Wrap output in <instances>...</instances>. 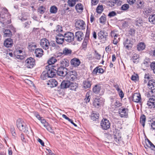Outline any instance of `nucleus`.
Masks as SVG:
<instances>
[{
  "mask_svg": "<svg viewBox=\"0 0 155 155\" xmlns=\"http://www.w3.org/2000/svg\"><path fill=\"white\" fill-rule=\"evenodd\" d=\"M16 125L18 129L27 134H29L28 129L25 123L21 119H18L16 121Z\"/></svg>",
  "mask_w": 155,
  "mask_h": 155,
  "instance_id": "1",
  "label": "nucleus"
},
{
  "mask_svg": "<svg viewBox=\"0 0 155 155\" xmlns=\"http://www.w3.org/2000/svg\"><path fill=\"white\" fill-rule=\"evenodd\" d=\"M45 69L50 78H53L56 75L57 69L51 65L46 66Z\"/></svg>",
  "mask_w": 155,
  "mask_h": 155,
  "instance_id": "2",
  "label": "nucleus"
},
{
  "mask_svg": "<svg viewBox=\"0 0 155 155\" xmlns=\"http://www.w3.org/2000/svg\"><path fill=\"white\" fill-rule=\"evenodd\" d=\"M98 39L103 42L107 41L108 36V33L105 31H101L97 34Z\"/></svg>",
  "mask_w": 155,
  "mask_h": 155,
  "instance_id": "3",
  "label": "nucleus"
},
{
  "mask_svg": "<svg viewBox=\"0 0 155 155\" xmlns=\"http://www.w3.org/2000/svg\"><path fill=\"white\" fill-rule=\"evenodd\" d=\"M41 47L43 49L47 50L50 46V42L49 40L46 38L41 39L40 41Z\"/></svg>",
  "mask_w": 155,
  "mask_h": 155,
  "instance_id": "4",
  "label": "nucleus"
},
{
  "mask_svg": "<svg viewBox=\"0 0 155 155\" xmlns=\"http://www.w3.org/2000/svg\"><path fill=\"white\" fill-rule=\"evenodd\" d=\"M55 68L57 69V73L59 76L64 77L67 74V69L65 67L61 66L59 68Z\"/></svg>",
  "mask_w": 155,
  "mask_h": 155,
  "instance_id": "5",
  "label": "nucleus"
},
{
  "mask_svg": "<svg viewBox=\"0 0 155 155\" xmlns=\"http://www.w3.org/2000/svg\"><path fill=\"white\" fill-rule=\"evenodd\" d=\"M66 75L68 80L73 81L76 79L77 74L75 71H73L67 72Z\"/></svg>",
  "mask_w": 155,
  "mask_h": 155,
  "instance_id": "6",
  "label": "nucleus"
},
{
  "mask_svg": "<svg viewBox=\"0 0 155 155\" xmlns=\"http://www.w3.org/2000/svg\"><path fill=\"white\" fill-rule=\"evenodd\" d=\"M64 40L68 42H71L74 40V36L73 33L68 32L64 35Z\"/></svg>",
  "mask_w": 155,
  "mask_h": 155,
  "instance_id": "7",
  "label": "nucleus"
},
{
  "mask_svg": "<svg viewBox=\"0 0 155 155\" xmlns=\"http://www.w3.org/2000/svg\"><path fill=\"white\" fill-rule=\"evenodd\" d=\"M110 123L109 120L106 119H103L101 123V126L102 128L105 130L109 129L110 127Z\"/></svg>",
  "mask_w": 155,
  "mask_h": 155,
  "instance_id": "8",
  "label": "nucleus"
},
{
  "mask_svg": "<svg viewBox=\"0 0 155 155\" xmlns=\"http://www.w3.org/2000/svg\"><path fill=\"white\" fill-rule=\"evenodd\" d=\"M26 66L28 68H32L35 64V60L31 57L28 58L25 61Z\"/></svg>",
  "mask_w": 155,
  "mask_h": 155,
  "instance_id": "9",
  "label": "nucleus"
},
{
  "mask_svg": "<svg viewBox=\"0 0 155 155\" xmlns=\"http://www.w3.org/2000/svg\"><path fill=\"white\" fill-rule=\"evenodd\" d=\"M120 116L121 117H128V110L126 108L121 107L119 110Z\"/></svg>",
  "mask_w": 155,
  "mask_h": 155,
  "instance_id": "10",
  "label": "nucleus"
},
{
  "mask_svg": "<svg viewBox=\"0 0 155 155\" xmlns=\"http://www.w3.org/2000/svg\"><path fill=\"white\" fill-rule=\"evenodd\" d=\"M75 26L76 28L79 29L83 30L85 28V24L82 20H78L76 21Z\"/></svg>",
  "mask_w": 155,
  "mask_h": 155,
  "instance_id": "11",
  "label": "nucleus"
},
{
  "mask_svg": "<svg viewBox=\"0 0 155 155\" xmlns=\"http://www.w3.org/2000/svg\"><path fill=\"white\" fill-rule=\"evenodd\" d=\"M133 44V42L128 39H126L124 42V47L128 50L132 48Z\"/></svg>",
  "mask_w": 155,
  "mask_h": 155,
  "instance_id": "12",
  "label": "nucleus"
},
{
  "mask_svg": "<svg viewBox=\"0 0 155 155\" xmlns=\"http://www.w3.org/2000/svg\"><path fill=\"white\" fill-rule=\"evenodd\" d=\"M75 37L78 41H81L84 38V35L81 31H78L76 32Z\"/></svg>",
  "mask_w": 155,
  "mask_h": 155,
  "instance_id": "13",
  "label": "nucleus"
},
{
  "mask_svg": "<svg viewBox=\"0 0 155 155\" xmlns=\"http://www.w3.org/2000/svg\"><path fill=\"white\" fill-rule=\"evenodd\" d=\"M147 104L149 108H151L155 107V99L153 98H150L147 101Z\"/></svg>",
  "mask_w": 155,
  "mask_h": 155,
  "instance_id": "14",
  "label": "nucleus"
},
{
  "mask_svg": "<svg viewBox=\"0 0 155 155\" xmlns=\"http://www.w3.org/2000/svg\"><path fill=\"white\" fill-rule=\"evenodd\" d=\"M81 63V62L79 59L74 58L71 61V64L73 66L77 67Z\"/></svg>",
  "mask_w": 155,
  "mask_h": 155,
  "instance_id": "15",
  "label": "nucleus"
},
{
  "mask_svg": "<svg viewBox=\"0 0 155 155\" xmlns=\"http://www.w3.org/2000/svg\"><path fill=\"white\" fill-rule=\"evenodd\" d=\"M141 99V96L139 93H134L132 96V100L135 102H138Z\"/></svg>",
  "mask_w": 155,
  "mask_h": 155,
  "instance_id": "16",
  "label": "nucleus"
},
{
  "mask_svg": "<svg viewBox=\"0 0 155 155\" xmlns=\"http://www.w3.org/2000/svg\"><path fill=\"white\" fill-rule=\"evenodd\" d=\"M148 87L149 89H151L152 91L155 89V80H150L148 81Z\"/></svg>",
  "mask_w": 155,
  "mask_h": 155,
  "instance_id": "17",
  "label": "nucleus"
},
{
  "mask_svg": "<svg viewBox=\"0 0 155 155\" xmlns=\"http://www.w3.org/2000/svg\"><path fill=\"white\" fill-rule=\"evenodd\" d=\"M122 3V2L120 0H110L109 1L108 5L111 7L114 6L115 4L117 5H120Z\"/></svg>",
  "mask_w": 155,
  "mask_h": 155,
  "instance_id": "18",
  "label": "nucleus"
},
{
  "mask_svg": "<svg viewBox=\"0 0 155 155\" xmlns=\"http://www.w3.org/2000/svg\"><path fill=\"white\" fill-rule=\"evenodd\" d=\"M12 41L10 38L6 39L4 43V45L7 48L11 47L12 45Z\"/></svg>",
  "mask_w": 155,
  "mask_h": 155,
  "instance_id": "19",
  "label": "nucleus"
},
{
  "mask_svg": "<svg viewBox=\"0 0 155 155\" xmlns=\"http://www.w3.org/2000/svg\"><path fill=\"white\" fill-rule=\"evenodd\" d=\"M70 82L69 80L64 81H63L60 85L61 88L62 89L66 88L69 87L70 84Z\"/></svg>",
  "mask_w": 155,
  "mask_h": 155,
  "instance_id": "20",
  "label": "nucleus"
},
{
  "mask_svg": "<svg viewBox=\"0 0 155 155\" xmlns=\"http://www.w3.org/2000/svg\"><path fill=\"white\" fill-rule=\"evenodd\" d=\"M43 51L41 48H38L35 50V54L37 57H41L43 55Z\"/></svg>",
  "mask_w": 155,
  "mask_h": 155,
  "instance_id": "21",
  "label": "nucleus"
},
{
  "mask_svg": "<svg viewBox=\"0 0 155 155\" xmlns=\"http://www.w3.org/2000/svg\"><path fill=\"white\" fill-rule=\"evenodd\" d=\"M58 84L57 81L54 79H52L49 81V82L48 83V84L51 87H56Z\"/></svg>",
  "mask_w": 155,
  "mask_h": 155,
  "instance_id": "22",
  "label": "nucleus"
},
{
  "mask_svg": "<svg viewBox=\"0 0 155 155\" xmlns=\"http://www.w3.org/2000/svg\"><path fill=\"white\" fill-rule=\"evenodd\" d=\"M101 99L97 98H95L93 102V106L96 107H99V106H100L101 104Z\"/></svg>",
  "mask_w": 155,
  "mask_h": 155,
  "instance_id": "23",
  "label": "nucleus"
},
{
  "mask_svg": "<svg viewBox=\"0 0 155 155\" xmlns=\"http://www.w3.org/2000/svg\"><path fill=\"white\" fill-rule=\"evenodd\" d=\"M72 53V50L68 48H64L62 51V54L64 55H70Z\"/></svg>",
  "mask_w": 155,
  "mask_h": 155,
  "instance_id": "24",
  "label": "nucleus"
},
{
  "mask_svg": "<svg viewBox=\"0 0 155 155\" xmlns=\"http://www.w3.org/2000/svg\"><path fill=\"white\" fill-rule=\"evenodd\" d=\"M88 39V37H85L82 44V47L84 50H85L87 48Z\"/></svg>",
  "mask_w": 155,
  "mask_h": 155,
  "instance_id": "25",
  "label": "nucleus"
},
{
  "mask_svg": "<svg viewBox=\"0 0 155 155\" xmlns=\"http://www.w3.org/2000/svg\"><path fill=\"white\" fill-rule=\"evenodd\" d=\"M147 146L150 147L151 149L155 151V146L148 139L145 140Z\"/></svg>",
  "mask_w": 155,
  "mask_h": 155,
  "instance_id": "26",
  "label": "nucleus"
},
{
  "mask_svg": "<svg viewBox=\"0 0 155 155\" xmlns=\"http://www.w3.org/2000/svg\"><path fill=\"white\" fill-rule=\"evenodd\" d=\"M78 86V84L76 83L70 82L69 88L72 90L75 91Z\"/></svg>",
  "mask_w": 155,
  "mask_h": 155,
  "instance_id": "27",
  "label": "nucleus"
},
{
  "mask_svg": "<svg viewBox=\"0 0 155 155\" xmlns=\"http://www.w3.org/2000/svg\"><path fill=\"white\" fill-rule=\"evenodd\" d=\"M61 64V66L62 67H64L65 68L69 65V61L65 59H64L62 61L60 62Z\"/></svg>",
  "mask_w": 155,
  "mask_h": 155,
  "instance_id": "28",
  "label": "nucleus"
},
{
  "mask_svg": "<svg viewBox=\"0 0 155 155\" xmlns=\"http://www.w3.org/2000/svg\"><path fill=\"white\" fill-rule=\"evenodd\" d=\"M75 8L77 12H81L83 9V5L81 3L76 5Z\"/></svg>",
  "mask_w": 155,
  "mask_h": 155,
  "instance_id": "29",
  "label": "nucleus"
},
{
  "mask_svg": "<svg viewBox=\"0 0 155 155\" xmlns=\"http://www.w3.org/2000/svg\"><path fill=\"white\" fill-rule=\"evenodd\" d=\"M101 89V87L100 86L97 84L93 88V91L95 94H98L99 93Z\"/></svg>",
  "mask_w": 155,
  "mask_h": 155,
  "instance_id": "30",
  "label": "nucleus"
},
{
  "mask_svg": "<svg viewBox=\"0 0 155 155\" xmlns=\"http://www.w3.org/2000/svg\"><path fill=\"white\" fill-rule=\"evenodd\" d=\"M91 81L88 80L84 81L83 82L84 87L85 89L90 87L91 85Z\"/></svg>",
  "mask_w": 155,
  "mask_h": 155,
  "instance_id": "31",
  "label": "nucleus"
},
{
  "mask_svg": "<svg viewBox=\"0 0 155 155\" xmlns=\"http://www.w3.org/2000/svg\"><path fill=\"white\" fill-rule=\"evenodd\" d=\"M41 78L43 80H45L49 78L47 71H43L41 75Z\"/></svg>",
  "mask_w": 155,
  "mask_h": 155,
  "instance_id": "32",
  "label": "nucleus"
},
{
  "mask_svg": "<svg viewBox=\"0 0 155 155\" xmlns=\"http://www.w3.org/2000/svg\"><path fill=\"white\" fill-rule=\"evenodd\" d=\"M58 8L55 5H53L50 7V12L51 13L55 14L58 11Z\"/></svg>",
  "mask_w": 155,
  "mask_h": 155,
  "instance_id": "33",
  "label": "nucleus"
},
{
  "mask_svg": "<svg viewBox=\"0 0 155 155\" xmlns=\"http://www.w3.org/2000/svg\"><path fill=\"white\" fill-rule=\"evenodd\" d=\"M149 21L152 24H155V14L151 15L149 16Z\"/></svg>",
  "mask_w": 155,
  "mask_h": 155,
  "instance_id": "34",
  "label": "nucleus"
},
{
  "mask_svg": "<svg viewBox=\"0 0 155 155\" xmlns=\"http://www.w3.org/2000/svg\"><path fill=\"white\" fill-rule=\"evenodd\" d=\"M145 47L144 44L142 42H140L137 45V49L138 50L140 51L144 49Z\"/></svg>",
  "mask_w": 155,
  "mask_h": 155,
  "instance_id": "35",
  "label": "nucleus"
},
{
  "mask_svg": "<svg viewBox=\"0 0 155 155\" xmlns=\"http://www.w3.org/2000/svg\"><path fill=\"white\" fill-rule=\"evenodd\" d=\"M146 120V117L145 115H143L141 116L140 118V122L143 127L145 125V122Z\"/></svg>",
  "mask_w": 155,
  "mask_h": 155,
  "instance_id": "36",
  "label": "nucleus"
},
{
  "mask_svg": "<svg viewBox=\"0 0 155 155\" xmlns=\"http://www.w3.org/2000/svg\"><path fill=\"white\" fill-rule=\"evenodd\" d=\"M143 23V21L140 18H137L135 20V23L137 26H140Z\"/></svg>",
  "mask_w": 155,
  "mask_h": 155,
  "instance_id": "37",
  "label": "nucleus"
},
{
  "mask_svg": "<svg viewBox=\"0 0 155 155\" xmlns=\"http://www.w3.org/2000/svg\"><path fill=\"white\" fill-rule=\"evenodd\" d=\"M137 4L138 6V7L140 8H143L144 6V2L143 1L141 0L137 1Z\"/></svg>",
  "mask_w": 155,
  "mask_h": 155,
  "instance_id": "38",
  "label": "nucleus"
},
{
  "mask_svg": "<svg viewBox=\"0 0 155 155\" xmlns=\"http://www.w3.org/2000/svg\"><path fill=\"white\" fill-rule=\"evenodd\" d=\"M4 37H9L11 35V32L8 29L5 30L4 32Z\"/></svg>",
  "mask_w": 155,
  "mask_h": 155,
  "instance_id": "39",
  "label": "nucleus"
},
{
  "mask_svg": "<svg viewBox=\"0 0 155 155\" xmlns=\"http://www.w3.org/2000/svg\"><path fill=\"white\" fill-rule=\"evenodd\" d=\"M64 38H56V41L57 43L59 44H62L64 42Z\"/></svg>",
  "mask_w": 155,
  "mask_h": 155,
  "instance_id": "40",
  "label": "nucleus"
},
{
  "mask_svg": "<svg viewBox=\"0 0 155 155\" xmlns=\"http://www.w3.org/2000/svg\"><path fill=\"white\" fill-rule=\"evenodd\" d=\"M99 118V114L97 113L93 114L91 117V120L94 121H96Z\"/></svg>",
  "mask_w": 155,
  "mask_h": 155,
  "instance_id": "41",
  "label": "nucleus"
},
{
  "mask_svg": "<svg viewBox=\"0 0 155 155\" xmlns=\"http://www.w3.org/2000/svg\"><path fill=\"white\" fill-rule=\"evenodd\" d=\"M76 2L74 0H68V3L70 6L73 7L76 4Z\"/></svg>",
  "mask_w": 155,
  "mask_h": 155,
  "instance_id": "42",
  "label": "nucleus"
},
{
  "mask_svg": "<svg viewBox=\"0 0 155 155\" xmlns=\"http://www.w3.org/2000/svg\"><path fill=\"white\" fill-rule=\"evenodd\" d=\"M138 57L137 56V55L135 54L132 58V60L134 63L138 62L139 59L138 58Z\"/></svg>",
  "mask_w": 155,
  "mask_h": 155,
  "instance_id": "43",
  "label": "nucleus"
},
{
  "mask_svg": "<svg viewBox=\"0 0 155 155\" xmlns=\"http://www.w3.org/2000/svg\"><path fill=\"white\" fill-rule=\"evenodd\" d=\"M122 105V104L119 101H116L114 103V104L112 105H114V106L115 108H117L121 106Z\"/></svg>",
  "mask_w": 155,
  "mask_h": 155,
  "instance_id": "44",
  "label": "nucleus"
},
{
  "mask_svg": "<svg viewBox=\"0 0 155 155\" xmlns=\"http://www.w3.org/2000/svg\"><path fill=\"white\" fill-rule=\"evenodd\" d=\"M103 10V8L102 5H99L97 6L96 9L97 13H101Z\"/></svg>",
  "mask_w": 155,
  "mask_h": 155,
  "instance_id": "45",
  "label": "nucleus"
},
{
  "mask_svg": "<svg viewBox=\"0 0 155 155\" xmlns=\"http://www.w3.org/2000/svg\"><path fill=\"white\" fill-rule=\"evenodd\" d=\"M56 60L54 58H52L48 61V65H52V64L54 63L56 61Z\"/></svg>",
  "mask_w": 155,
  "mask_h": 155,
  "instance_id": "46",
  "label": "nucleus"
},
{
  "mask_svg": "<svg viewBox=\"0 0 155 155\" xmlns=\"http://www.w3.org/2000/svg\"><path fill=\"white\" fill-rule=\"evenodd\" d=\"M44 8V7L43 6H41L39 7L38 9V12L40 14H42L45 12V11L43 9Z\"/></svg>",
  "mask_w": 155,
  "mask_h": 155,
  "instance_id": "47",
  "label": "nucleus"
},
{
  "mask_svg": "<svg viewBox=\"0 0 155 155\" xmlns=\"http://www.w3.org/2000/svg\"><path fill=\"white\" fill-rule=\"evenodd\" d=\"M106 21V18L105 15L101 16L100 18V22L102 23H104Z\"/></svg>",
  "mask_w": 155,
  "mask_h": 155,
  "instance_id": "48",
  "label": "nucleus"
},
{
  "mask_svg": "<svg viewBox=\"0 0 155 155\" xmlns=\"http://www.w3.org/2000/svg\"><path fill=\"white\" fill-rule=\"evenodd\" d=\"M129 8V5L127 4H125L122 5L121 7V9L123 10H126Z\"/></svg>",
  "mask_w": 155,
  "mask_h": 155,
  "instance_id": "49",
  "label": "nucleus"
},
{
  "mask_svg": "<svg viewBox=\"0 0 155 155\" xmlns=\"http://www.w3.org/2000/svg\"><path fill=\"white\" fill-rule=\"evenodd\" d=\"M90 98L89 94L87 93L86 95V97L84 100L85 101L86 103L89 102L90 101Z\"/></svg>",
  "mask_w": 155,
  "mask_h": 155,
  "instance_id": "50",
  "label": "nucleus"
},
{
  "mask_svg": "<svg viewBox=\"0 0 155 155\" xmlns=\"http://www.w3.org/2000/svg\"><path fill=\"white\" fill-rule=\"evenodd\" d=\"M114 140L117 143H118L120 142V140H121V137L119 136H117L116 135H114Z\"/></svg>",
  "mask_w": 155,
  "mask_h": 155,
  "instance_id": "51",
  "label": "nucleus"
},
{
  "mask_svg": "<svg viewBox=\"0 0 155 155\" xmlns=\"http://www.w3.org/2000/svg\"><path fill=\"white\" fill-rule=\"evenodd\" d=\"M150 67L153 73L155 74V62H153L151 63Z\"/></svg>",
  "mask_w": 155,
  "mask_h": 155,
  "instance_id": "52",
  "label": "nucleus"
},
{
  "mask_svg": "<svg viewBox=\"0 0 155 155\" xmlns=\"http://www.w3.org/2000/svg\"><path fill=\"white\" fill-rule=\"evenodd\" d=\"M116 13L115 12L112 11L109 13L108 16L110 17H111L116 15Z\"/></svg>",
  "mask_w": 155,
  "mask_h": 155,
  "instance_id": "53",
  "label": "nucleus"
},
{
  "mask_svg": "<svg viewBox=\"0 0 155 155\" xmlns=\"http://www.w3.org/2000/svg\"><path fill=\"white\" fill-rule=\"evenodd\" d=\"M110 34L112 37H114V38L117 37L118 36V34H116L114 31H111Z\"/></svg>",
  "mask_w": 155,
  "mask_h": 155,
  "instance_id": "54",
  "label": "nucleus"
},
{
  "mask_svg": "<svg viewBox=\"0 0 155 155\" xmlns=\"http://www.w3.org/2000/svg\"><path fill=\"white\" fill-rule=\"evenodd\" d=\"M118 93H119V95L120 97L121 98H123L124 97V94L123 93V92L122 91V90L121 89H120V91H117Z\"/></svg>",
  "mask_w": 155,
  "mask_h": 155,
  "instance_id": "55",
  "label": "nucleus"
},
{
  "mask_svg": "<svg viewBox=\"0 0 155 155\" xmlns=\"http://www.w3.org/2000/svg\"><path fill=\"white\" fill-rule=\"evenodd\" d=\"M50 46L52 47H55L56 48L58 46L55 43L54 41H52L51 42V43H50Z\"/></svg>",
  "mask_w": 155,
  "mask_h": 155,
  "instance_id": "56",
  "label": "nucleus"
},
{
  "mask_svg": "<svg viewBox=\"0 0 155 155\" xmlns=\"http://www.w3.org/2000/svg\"><path fill=\"white\" fill-rule=\"evenodd\" d=\"M95 56L97 59L100 60L101 58V55L98 54L96 51H95Z\"/></svg>",
  "mask_w": 155,
  "mask_h": 155,
  "instance_id": "57",
  "label": "nucleus"
},
{
  "mask_svg": "<svg viewBox=\"0 0 155 155\" xmlns=\"http://www.w3.org/2000/svg\"><path fill=\"white\" fill-rule=\"evenodd\" d=\"M144 15L147 16L148 15H149V13H150V11L149 10H147V9H144V11L143 12Z\"/></svg>",
  "mask_w": 155,
  "mask_h": 155,
  "instance_id": "58",
  "label": "nucleus"
},
{
  "mask_svg": "<svg viewBox=\"0 0 155 155\" xmlns=\"http://www.w3.org/2000/svg\"><path fill=\"white\" fill-rule=\"evenodd\" d=\"M41 122L43 124L44 126L45 127L46 125L48 124V123L46 122L45 120L41 118Z\"/></svg>",
  "mask_w": 155,
  "mask_h": 155,
  "instance_id": "59",
  "label": "nucleus"
},
{
  "mask_svg": "<svg viewBox=\"0 0 155 155\" xmlns=\"http://www.w3.org/2000/svg\"><path fill=\"white\" fill-rule=\"evenodd\" d=\"M11 131L12 135L14 137H15L16 134L15 129L14 128H12L11 129Z\"/></svg>",
  "mask_w": 155,
  "mask_h": 155,
  "instance_id": "60",
  "label": "nucleus"
},
{
  "mask_svg": "<svg viewBox=\"0 0 155 155\" xmlns=\"http://www.w3.org/2000/svg\"><path fill=\"white\" fill-rule=\"evenodd\" d=\"M37 141H38V142H39L41 144V145L42 146H44V143L43 141V140H42L41 139L38 138L37 139Z\"/></svg>",
  "mask_w": 155,
  "mask_h": 155,
  "instance_id": "61",
  "label": "nucleus"
},
{
  "mask_svg": "<svg viewBox=\"0 0 155 155\" xmlns=\"http://www.w3.org/2000/svg\"><path fill=\"white\" fill-rule=\"evenodd\" d=\"M135 31L134 29H131L129 31V34L132 36L133 35L135 34Z\"/></svg>",
  "mask_w": 155,
  "mask_h": 155,
  "instance_id": "62",
  "label": "nucleus"
},
{
  "mask_svg": "<svg viewBox=\"0 0 155 155\" xmlns=\"http://www.w3.org/2000/svg\"><path fill=\"white\" fill-rule=\"evenodd\" d=\"M98 67H97L94 69L92 72V73L94 74H96L97 73H98Z\"/></svg>",
  "mask_w": 155,
  "mask_h": 155,
  "instance_id": "63",
  "label": "nucleus"
},
{
  "mask_svg": "<svg viewBox=\"0 0 155 155\" xmlns=\"http://www.w3.org/2000/svg\"><path fill=\"white\" fill-rule=\"evenodd\" d=\"M151 127L153 130H155V121L151 123Z\"/></svg>",
  "mask_w": 155,
  "mask_h": 155,
  "instance_id": "64",
  "label": "nucleus"
}]
</instances>
